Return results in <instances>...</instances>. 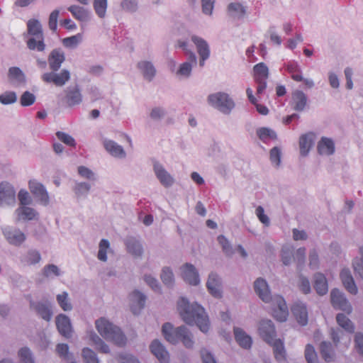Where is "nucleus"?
Segmentation results:
<instances>
[{
	"label": "nucleus",
	"mask_w": 363,
	"mask_h": 363,
	"mask_svg": "<svg viewBox=\"0 0 363 363\" xmlns=\"http://www.w3.org/2000/svg\"><path fill=\"white\" fill-rule=\"evenodd\" d=\"M177 308L182 320L189 325H196L206 333L209 330V320L204 308L197 303L190 304L185 298H181L177 303Z\"/></svg>",
	"instance_id": "1"
},
{
	"label": "nucleus",
	"mask_w": 363,
	"mask_h": 363,
	"mask_svg": "<svg viewBox=\"0 0 363 363\" xmlns=\"http://www.w3.org/2000/svg\"><path fill=\"white\" fill-rule=\"evenodd\" d=\"M162 332L165 340L171 344L175 345L181 341L186 348L194 346L192 335L186 326L174 328L171 323H166L162 325Z\"/></svg>",
	"instance_id": "2"
},
{
	"label": "nucleus",
	"mask_w": 363,
	"mask_h": 363,
	"mask_svg": "<svg viewBox=\"0 0 363 363\" xmlns=\"http://www.w3.org/2000/svg\"><path fill=\"white\" fill-rule=\"evenodd\" d=\"M96 328L106 340L111 341L118 346L125 345L126 337L121 330L105 318H101L96 321Z\"/></svg>",
	"instance_id": "3"
},
{
	"label": "nucleus",
	"mask_w": 363,
	"mask_h": 363,
	"mask_svg": "<svg viewBox=\"0 0 363 363\" xmlns=\"http://www.w3.org/2000/svg\"><path fill=\"white\" fill-rule=\"evenodd\" d=\"M209 106L224 115H230L235 107L233 99L224 91L211 94L207 97Z\"/></svg>",
	"instance_id": "4"
},
{
	"label": "nucleus",
	"mask_w": 363,
	"mask_h": 363,
	"mask_svg": "<svg viewBox=\"0 0 363 363\" xmlns=\"http://www.w3.org/2000/svg\"><path fill=\"white\" fill-rule=\"evenodd\" d=\"M1 232L6 242L15 247L22 245L27 238L26 235L20 228L15 226H3Z\"/></svg>",
	"instance_id": "5"
},
{
	"label": "nucleus",
	"mask_w": 363,
	"mask_h": 363,
	"mask_svg": "<svg viewBox=\"0 0 363 363\" xmlns=\"http://www.w3.org/2000/svg\"><path fill=\"white\" fill-rule=\"evenodd\" d=\"M197 65V57L192 51H188L186 60L179 65L176 70H172L176 77L179 79H189L192 74V70Z\"/></svg>",
	"instance_id": "6"
},
{
	"label": "nucleus",
	"mask_w": 363,
	"mask_h": 363,
	"mask_svg": "<svg viewBox=\"0 0 363 363\" xmlns=\"http://www.w3.org/2000/svg\"><path fill=\"white\" fill-rule=\"evenodd\" d=\"M152 168L156 178L162 186L165 188H169L174 184L175 179L174 177L159 161H153Z\"/></svg>",
	"instance_id": "7"
},
{
	"label": "nucleus",
	"mask_w": 363,
	"mask_h": 363,
	"mask_svg": "<svg viewBox=\"0 0 363 363\" xmlns=\"http://www.w3.org/2000/svg\"><path fill=\"white\" fill-rule=\"evenodd\" d=\"M272 302V315L280 322L286 320L289 315V309L284 298L281 296H274Z\"/></svg>",
	"instance_id": "8"
},
{
	"label": "nucleus",
	"mask_w": 363,
	"mask_h": 363,
	"mask_svg": "<svg viewBox=\"0 0 363 363\" xmlns=\"http://www.w3.org/2000/svg\"><path fill=\"white\" fill-rule=\"evenodd\" d=\"M331 303L333 306L347 313H350L352 308L345 294L337 289H334L330 292Z\"/></svg>",
	"instance_id": "9"
},
{
	"label": "nucleus",
	"mask_w": 363,
	"mask_h": 363,
	"mask_svg": "<svg viewBox=\"0 0 363 363\" xmlns=\"http://www.w3.org/2000/svg\"><path fill=\"white\" fill-rule=\"evenodd\" d=\"M16 203V191L8 182L0 184V206H13Z\"/></svg>",
	"instance_id": "10"
},
{
	"label": "nucleus",
	"mask_w": 363,
	"mask_h": 363,
	"mask_svg": "<svg viewBox=\"0 0 363 363\" xmlns=\"http://www.w3.org/2000/svg\"><path fill=\"white\" fill-rule=\"evenodd\" d=\"M42 79L47 83H53L57 86H62L70 79V72L65 69L60 73L53 71L46 72L42 75Z\"/></svg>",
	"instance_id": "11"
},
{
	"label": "nucleus",
	"mask_w": 363,
	"mask_h": 363,
	"mask_svg": "<svg viewBox=\"0 0 363 363\" xmlns=\"http://www.w3.org/2000/svg\"><path fill=\"white\" fill-rule=\"evenodd\" d=\"M258 333L262 339L267 342H271L276 339L277 332L274 323L270 320H262L258 327Z\"/></svg>",
	"instance_id": "12"
},
{
	"label": "nucleus",
	"mask_w": 363,
	"mask_h": 363,
	"mask_svg": "<svg viewBox=\"0 0 363 363\" xmlns=\"http://www.w3.org/2000/svg\"><path fill=\"white\" fill-rule=\"evenodd\" d=\"M29 189L34 196L44 206L49 203V196L45 187L36 180L29 182Z\"/></svg>",
	"instance_id": "13"
},
{
	"label": "nucleus",
	"mask_w": 363,
	"mask_h": 363,
	"mask_svg": "<svg viewBox=\"0 0 363 363\" xmlns=\"http://www.w3.org/2000/svg\"><path fill=\"white\" fill-rule=\"evenodd\" d=\"M56 326L60 335L66 338H69L72 335V326L68 316L60 313L55 318Z\"/></svg>",
	"instance_id": "14"
},
{
	"label": "nucleus",
	"mask_w": 363,
	"mask_h": 363,
	"mask_svg": "<svg viewBox=\"0 0 363 363\" xmlns=\"http://www.w3.org/2000/svg\"><path fill=\"white\" fill-rule=\"evenodd\" d=\"M254 289L256 294L265 303H269L273 300L271 296L269 286L265 279L258 278L254 283Z\"/></svg>",
	"instance_id": "15"
},
{
	"label": "nucleus",
	"mask_w": 363,
	"mask_h": 363,
	"mask_svg": "<svg viewBox=\"0 0 363 363\" xmlns=\"http://www.w3.org/2000/svg\"><path fill=\"white\" fill-rule=\"evenodd\" d=\"M103 145L106 152L112 157L118 159L125 158L126 152L124 148L116 142L108 138H104L103 140Z\"/></svg>",
	"instance_id": "16"
},
{
	"label": "nucleus",
	"mask_w": 363,
	"mask_h": 363,
	"mask_svg": "<svg viewBox=\"0 0 363 363\" xmlns=\"http://www.w3.org/2000/svg\"><path fill=\"white\" fill-rule=\"evenodd\" d=\"M136 67L145 80L151 82L156 76L157 69L151 61L140 60L137 63Z\"/></svg>",
	"instance_id": "17"
},
{
	"label": "nucleus",
	"mask_w": 363,
	"mask_h": 363,
	"mask_svg": "<svg viewBox=\"0 0 363 363\" xmlns=\"http://www.w3.org/2000/svg\"><path fill=\"white\" fill-rule=\"evenodd\" d=\"M209 293L215 298L222 296V284L220 278L215 273H211L206 282Z\"/></svg>",
	"instance_id": "18"
},
{
	"label": "nucleus",
	"mask_w": 363,
	"mask_h": 363,
	"mask_svg": "<svg viewBox=\"0 0 363 363\" xmlns=\"http://www.w3.org/2000/svg\"><path fill=\"white\" fill-rule=\"evenodd\" d=\"M130 308L134 314H138L144 308L146 296L138 290L133 291L130 296Z\"/></svg>",
	"instance_id": "19"
},
{
	"label": "nucleus",
	"mask_w": 363,
	"mask_h": 363,
	"mask_svg": "<svg viewBox=\"0 0 363 363\" xmlns=\"http://www.w3.org/2000/svg\"><path fill=\"white\" fill-rule=\"evenodd\" d=\"M65 93V101L69 106L79 105L82 102V94L78 85L67 87Z\"/></svg>",
	"instance_id": "20"
},
{
	"label": "nucleus",
	"mask_w": 363,
	"mask_h": 363,
	"mask_svg": "<svg viewBox=\"0 0 363 363\" xmlns=\"http://www.w3.org/2000/svg\"><path fill=\"white\" fill-rule=\"evenodd\" d=\"M65 60V55L63 50L60 48H56L51 51L48 56V64L50 69L57 72Z\"/></svg>",
	"instance_id": "21"
},
{
	"label": "nucleus",
	"mask_w": 363,
	"mask_h": 363,
	"mask_svg": "<svg viewBox=\"0 0 363 363\" xmlns=\"http://www.w3.org/2000/svg\"><path fill=\"white\" fill-rule=\"evenodd\" d=\"M17 221H28L37 219L38 213L33 208L26 206H19L14 212Z\"/></svg>",
	"instance_id": "22"
},
{
	"label": "nucleus",
	"mask_w": 363,
	"mask_h": 363,
	"mask_svg": "<svg viewBox=\"0 0 363 363\" xmlns=\"http://www.w3.org/2000/svg\"><path fill=\"white\" fill-rule=\"evenodd\" d=\"M150 348L151 352L157 357L160 363H167L169 362V353L164 346L158 340H153Z\"/></svg>",
	"instance_id": "23"
},
{
	"label": "nucleus",
	"mask_w": 363,
	"mask_h": 363,
	"mask_svg": "<svg viewBox=\"0 0 363 363\" xmlns=\"http://www.w3.org/2000/svg\"><path fill=\"white\" fill-rule=\"evenodd\" d=\"M308 97L306 94L301 90H295L291 96V106L294 111L301 112L304 111L307 106Z\"/></svg>",
	"instance_id": "24"
},
{
	"label": "nucleus",
	"mask_w": 363,
	"mask_h": 363,
	"mask_svg": "<svg viewBox=\"0 0 363 363\" xmlns=\"http://www.w3.org/2000/svg\"><path fill=\"white\" fill-rule=\"evenodd\" d=\"M67 10L75 19L80 22L87 23L91 21L92 18L91 12L82 6L72 5L67 8Z\"/></svg>",
	"instance_id": "25"
},
{
	"label": "nucleus",
	"mask_w": 363,
	"mask_h": 363,
	"mask_svg": "<svg viewBox=\"0 0 363 363\" xmlns=\"http://www.w3.org/2000/svg\"><path fill=\"white\" fill-rule=\"evenodd\" d=\"M227 11L234 20H242L247 14V7L240 2H231L228 4Z\"/></svg>",
	"instance_id": "26"
},
{
	"label": "nucleus",
	"mask_w": 363,
	"mask_h": 363,
	"mask_svg": "<svg viewBox=\"0 0 363 363\" xmlns=\"http://www.w3.org/2000/svg\"><path fill=\"white\" fill-rule=\"evenodd\" d=\"M182 277L184 280L191 285L196 286L199 284V273L194 265L186 264L182 267Z\"/></svg>",
	"instance_id": "27"
},
{
	"label": "nucleus",
	"mask_w": 363,
	"mask_h": 363,
	"mask_svg": "<svg viewBox=\"0 0 363 363\" xmlns=\"http://www.w3.org/2000/svg\"><path fill=\"white\" fill-rule=\"evenodd\" d=\"M291 311L300 325H306L308 323V311L304 303L300 301L294 303Z\"/></svg>",
	"instance_id": "28"
},
{
	"label": "nucleus",
	"mask_w": 363,
	"mask_h": 363,
	"mask_svg": "<svg viewBox=\"0 0 363 363\" xmlns=\"http://www.w3.org/2000/svg\"><path fill=\"white\" fill-rule=\"evenodd\" d=\"M268 345L272 347L273 353L277 361L279 362L286 361V351L283 340L280 338H276L271 342H269Z\"/></svg>",
	"instance_id": "29"
},
{
	"label": "nucleus",
	"mask_w": 363,
	"mask_h": 363,
	"mask_svg": "<svg viewBox=\"0 0 363 363\" xmlns=\"http://www.w3.org/2000/svg\"><path fill=\"white\" fill-rule=\"evenodd\" d=\"M315 135L313 133L309 132L301 135L299 139L300 153L302 156H306L314 145Z\"/></svg>",
	"instance_id": "30"
},
{
	"label": "nucleus",
	"mask_w": 363,
	"mask_h": 363,
	"mask_svg": "<svg viewBox=\"0 0 363 363\" xmlns=\"http://www.w3.org/2000/svg\"><path fill=\"white\" fill-rule=\"evenodd\" d=\"M342 282L348 292L355 295L357 293V287L349 269L344 268L340 274Z\"/></svg>",
	"instance_id": "31"
},
{
	"label": "nucleus",
	"mask_w": 363,
	"mask_h": 363,
	"mask_svg": "<svg viewBox=\"0 0 363 363\" xmlns=\"http://www.w3.org/2000/svg\"><path fill=\"white\" fill-rule=\"evenodd\" d=\"M41 260L40 252L35 249L28 250L20 257V262L23 266H31L39 263Z\"/></svg>",
	"instance_id": "32"
},
{
	"label": "nucleus",
	"mask_w": 363,
	"mask_h": 363,
	"mask_svg": "<svg viewBox=\"0 0 363 363\" xmlns=\"http://www.w3.org/2000/svg\"><path fill=\"white\" fill-rule=\"evenodd\" d=\"M8 78L10 82L15 86H18L26 83L25 74L18 67H11L9 69Z\"/></svg>",
	"instance_id": "33"
},
{
	"label": "nucleus",
	"mask_w": 363,
	"mask_h": 363,
	"mask_svg": "<svg viewBox=\"0 0 363 363\" xmlns=\"http://www.w3.org/2000/svg\"><path fill=\"white\" fill-rule=\"evenodd\" d=\"M127 251L135 257H140L143 248L140 242L134 237H128L125 240Z\"/></svg>",
	"instance_id": "34"
},
{
	"label": "nucleus",
	"mask_w": 363,
	"mask_h": 363,
	"mask_svg": "<svg viewBox=\"0 0 363 363\" xmlns=\"http://www.w3.org/2000/svg\"><path fill=\"white\" fill-rule=\"evenodd\" d=\"M317 148L320 155H331L335 152V143L331 138L322 137Z\"/></svg>",
	"instance_id": "35"
},
{
	"label": "nucleus",
	"mask_w": 363,
	"mask_h": 363,
	"mask_svg": "<svg viewBox=\"0 0 363 363\" xmlns=\"http://www.w3.org/2000/svg\"><path fill=\"white\" fill-rule=\"evenodd\" d=\"M235 338L239 345L244 349H250L252 344V337L242 329L234 328Z\"/></svg>",
	"instance_id": "36"
},
{
	"label": "nucleus",
	"mask_w": 363,
	"mask_h": 363,
	"mask_svg": "<svg viewBox=\"0 0 363 363\" xmlns=\"http://www.w3.org/2000/svg\"><path fill=\"white\" fill-rule=\"evenodd\" d=\"M314 289L320 296H323L328 293V281L323 274L316 273L314 275Z\"/></svg>",
	"instance_id": "37"
},
{
	"label": "nucleus",
	"mask_w": 363,
	"mask_h": 363,
	"mask_svg": "<svg viewBox=\"0 0 363 363\" xmlns=\"http://www.w3.org/2000/svg\"><path fill=\"white\" fill-rule=\"evenodd\" d=\"M191 40L196 45L199 55L210 56V48L206 40L196 35H191Z\"/></svg>",
	"instance_id": "38"
},
{
	"label": "nucleus",
	"mask_w": 363,
	"mask_h": 363,
	"mask_svg": "<svg viewBox=\"0 0 363 363\" xmlns=\"http://www.w3.org/2000/svg\"><path fill=\"white\" fill-rule=\"evenodd\" d=\"M255 81H267L269 77V69L264 62H259L253 67Z\"/></svg>",
	"instance_id": "39"
},
{
	"label": "nucleus",
	"mask_w": 363,
	"mask_h": 363,
	"mask_svg": "<svg viewBox=\"0 0 363 363\" xmlns=\"http://www.w3.org/2000/svg\"><path fill=\"white\" fill-rule=\"evenodd\" d=\"M28 34L31 36L44 37L43 33L42 25L37 19H30L27 22Z\"/></svg>",
	"instance_id": "40"
},
{
	"label": "nucleus",
	"mask_w": 363,
	"mask_h": 363,
	"mask_svg": "<svg viewBox=\"0 0 363 363\" xmlns=\"http://www.w3.org/2000/svg\"><path fill=\"white\" fill-rule=\"evenodd\" d=\"M287 72L291 74V78L296 82H301L303 79L302 70L296 62H289L286 65Z\"/></svg>",
	"instance_id": "41"
},
{
	"label": "nucleus",
	"mask_w": 363,
	"mask_h": 363,
	"mask_svg": "<svg viewBox=\"0 0 363 363\" xmlns=\"http://www.w3.org/2000/svg\"><path fill=\"white\" fill-rule=\"evenodd\" d=\"M91 188L89 183L85 182H76L73 191L77 199L86 198Z\"/></svg>",
	"instance_id": "42"
},
{
	"label": "nucleus",
	"mask_w": 363,
	"mask_h": 363,
	"mask_svg": "<svg viewBox=\"0 0 363 363\" xmlns=\"http://www.w3.org/2000/svg\"><path fill=\"white\" fill-rule=\"evenodd\" d=\"M246 94L250 103L255 106L259 114L266 116L269 113V109L266 106L258 104L257 98L253 94V90L250 87L246 89Z\"/></svg>",
	"instance_id": "43"
},
{
	"label": "nucleus",
	"mask_w": 363,
	"mask_h": 363,
	"mask_svg": "<svg viewBox=\"0 0 363 363\" xmlns=\"http://www.w3.org/2000/svg\"><path fill=\"white\" fill-rule=\"evenodd\" d=\"M34 308L38 313V314L45 320L50 321L52 312L50 308V306L45 303L38 302L34 305Z\"/></svg>",
	"instance_id": "44"
},
{
	"label": "nucleus",
	"mask_w": 363,
	"mask_h": 363,
	"mask_svg": "<svg viewBox=\"0 0 363 363\" xmlns=\"http://www.w3.org/2000/svg\"><path fill=\"white\" fill-rule=\"evenodd\" d=\"M26 43L28 48L31 50L43 52L45 49L44 37L37 38L36 36H31L29 39H28Z\"/></svg>",
	"instance_id": "45"
},
{
	"label": "nucleus",
	"mask_w": 363,
	"mask_h": 363,
	"mask_svg": "<svg viewBox=\"0 0 363 363\" xmlns=\"http://www.w3.org/2000/svg\"><path fill=\"white\" fill-rule=\"evenodd\" d=\"M111 250L110 242L106 239H102L99 244L97 258L99 260L106 262L108 259L107 253Z\"/></svg>",
	"instance_id": "46"
},
{
	"label": "nucleus",
	"mask_w": 363,
	"mask_h": 363,
	"mask_svg": "<svg viewBox=\"0 0 363 363\" xmlns=\"http://www.w3.org/2000/svg\"><path fill=\"white\" fill-rule=\"evenodd\" d=\"M337 324L345 331L352 333L354 330V326L352 321L344 314L338 313L336 317Z\"/></svg>",
	"instance_id": "47"
},
{
	"label": "nucleus",
	"mask_w": 363,
	"mask_h": 363,
	"mask_svg": "<svg viewBox=\"0 0 363 363\" xmlns=\"http://www.w3.org/2000/svg\"><path fill=\"white\" fill-rule=\"evenodd\" d=\"M281 261L284 265H289L294 260V247L291 245H284L281 249Z\"/></svg>",
	"instance_id": "48"
},
{
	"label": "nucleus",
	"mask_w": 363,
	"mask_h": 363,
	"mask_svg": "<svg viewBox=\"0 0 363 363\" xmlns=\"http://www.w3.org/2000/svg\"><path fill=\"white\" fill-rule=\"evenodd\" d=\"M57 303L64 311H69L72 309V305L69 301V294L66 291L57 294L56 296Z\"/></svg>",
	"instance_id": "49"
},
{
	"label": "nucleus",
	"mask_w": 363,
	"mask_h": 363,
	"mask_svg": "<svg viewBox=\"0 0 363 363\" xmlns=\"http://www.w3.org/2000/svg\"><path fill=\"white\" fill-rule=\"evenodd\" d=\"M56 352L59 357L66 362L73 359V354L69 352V348L67 344H57L56 346Z\"/></svg>",
	"instance_id": "50"
},
{
	"label": "nucleus",
	"mask_w": 363,
	"mask_h": 363,
	"mask_svg": "<svg viewBox=\"0 0 363 363\" xmlns=\"http://www.w3.org/2000/svg\"><path fill=\"white\" fill-rule=\"evenodd\" d=\"M18 357L20 363H35L31 350L27 347H22L18 350Z\"/></svg>",
	"instance_id": "51"
},
{
	"label": "nucleus",
	"mask_w": 363,
	"mask_h": 363,
	"mask_svg": "<svg viewBox=\"0 0 363 363\" xmlns=\"http://www.w3.org/2000/svg\"><path fill=\"white\" fill-rule=\"evenodd\" d=\"M93 6L96 14L100 18H105L108 6L107 0H94Z\"/></svg>",
	"instance_id": "52"
},
{
	"label": "nucleus",
	"mask_w": 363,
	"mask_h": 363,
	"mask_svg": "<svg viewBox=\"0 0 363 363\" xmlns=\"http://www.w3.org/2000/svg\"><path fill=\"white\" fill-rule=\"evenodd\" d=\"M160 278L163 284L167 287H172L174 283V277L169 267H164L162 269Z\"/></svg>",
	"instance_id": "53"
},
{
	"label": "nucleus",
	"mask_w": 363,
	"mask_h": 363,
	"mask_svg": "<svg viewBox=\"0 0 363 363\" xmlns=\"http://www.w3.org/2000/svg\"><path fill=\"white\" fill-rule=\"evenodd\" d=\"M43 276L48 279H53L56 277H60L62 272L57 265L50 264L43 267Z\"/></svg>",
	"instance_id": "54"
},
{
	"label": "nucleus",
	"mask_w": 363,
	"mask_h": 363,
	"mask_svg": "<svg viewBox=\"0 0 363 363\" xmlns=\"http://www.w3.org/2000/svg\"><path fill=\"white\" fill-rule=\"evenodd\" d=\"M259 138L264 143H267L268 140H274L277 138L276 133L268 128H260L257 130Z\"/></svg>",
	"instance_id": "55"
},
{
	"label": "nucleus",
	"mask_w": 363,
	"mask_h": 363,
	"mask_svg": "<svg viewBox=\"0 0 363 363\" xmlns=\"http://www.w3.org/2000/svg\"><path fill=\"white\" fill-rule=\"evenodd\" d=\"M82 40V35L77 33L74 35L65 38L62 40V44L68 48H75Z\"/></svg>",
	"instance_id": "56"
},
{
	"label": "nucleus",
	"mask_w": 363,
	"mask_h": 363,
	"mask_svg": "<svg viewBox=\"0 0 363 363\" xmlns=\"http://www.w3.org/2000/svg\"><path fill=\"white\" fill-rule=\"evenodd\" d=\"M17 101L16 92L12 91H5L0 95V103L4 105L14 104Z\"/></svg>",
	"instance_id": "57"
},
{
	"label": "nucleus",
	"mask_w": 363,
	"mask_h": 363,
	"mask_svg": "<svg viewBox=\"0 0 363 363\" xmlns=\"http://www.w3.org/2000/svg\"><path fill=\"white\" fill-rule=\"evenodd\" d=\"M82 357L85 363H99L96 354L88 347L82 350Z\"/></svg>",
	"instance_id": "58"
},
{
	"label": "nucleus",
	"mask_w": 363,
	"mask_h": 363,
	"mask_svg": "<svg viewBox=\"0 0 363 363\" xmlns=\"http://www.w3.org/2000/svg\"><path fill=\"white\" fill-rule=\"evenodd\" d=\"M218 241L219 244L221 245L223 252L227 256H231L233 254V247L230 242L224 235H219L218 237Z\"/></svg>",
	"instance_id": "59"
},
{
	"label": "nucleus",
	"mask_w": 363,
	"mask_h": 363,
	"mask_svg": "<svg viewBox=\"0 0 363 363\" xmlns=\"http://www.w3.org/2000/svg\"><path fill=\"white\" fill-rule=\"evenodd\" d=\"M320 353L323 358L326 362H330L332 359V345L330 342H322L320 344Z\"/></svg>",
	"instance_id": "60"
},
{
	"label": "nucleus",
	"mask_w": 363,
	"mask_h": 363,
	"mask_svg": "<svg viewBox=\"0 0 363 363\" xmlns=\"http://www.w3.org/2000/svg\"><path fill=\"white\" fill-rule=\"evenodd\" d=\"M35 96L28 91L23 93L20 98V104L22 106H30L35 101Z\"/></svg>",
	"instance_id": "61"
},
{
	"label": "nucleus",
	"mask_w": 363,
	"mask_h": 363,
	"mask_svg": "<svg viewBox=\"0 0 363 363\" xmlns=\"http://www.w3.org/2000/svg\"><path fill=\"white\" fill-rule=\"evenodd\" d=\"M77 172L79 175L82 178L90 181H95L96 179L95 173L91 169L85 166H79Z\"/></svg>",
	"instance_id": "62"
},
{
	"label": "nucleus",
	"mask_w": 363,
	"mask_h": 363,
	"mask_svg": "<svg viewBox=\"0 0 363 363\" xmlns=\"http://www.w3.org/2000/svg\"><path fill=\"white\" fill-rule=\"evenodd\" d=\"M305 357L308 363H318L317 354L313 345L308 344L306 346Z\"/></svg>",
	"instance_id": "63"
},
{
	"label": "nucleus",
	"mask_w": 363,
	"mask_h": 363,
	"mask_svg": "<svg viewBox=\"0 0 363 363\" xmlns=\"http://www.w3.org/2000/svg\"><path fill=\"white\" fill-rule=\"evenodd\" d=\"M359 254L361 256L360 260L354 259L352 264L354 272L358 274L360 277L363 278V247L359 248Z\"/></svg>",
	"instance_id": "64"
}]
</instances>
